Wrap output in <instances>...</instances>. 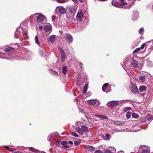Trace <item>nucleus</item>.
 <instances>
[{
	"label": "nucleus",
	"instance_id": "obj_12",
	"mask_svg": "<svg viewBox=\"0 0 153 153\" xmlns=\"http://www.w3.org/2000/svg\"><path fill=\"white\" fill-rule=\"evenodd\" d=\"M151 75L149 74H147L146 73H144L140 76L139 79V82H143L145 81V79L148 76H150Z\"/></svg>",
	"mask_w": 153,
	"mask_h": 153
},
{
	"label": "nucleus",
	"instance_id": "obj_6",
	"mask_svg": "<svg viewBox=\"0 0 153 153\" xmlns=\"http://www.w3.org/2000/svg\"><path fill=\"white\" fill-rule=\"evenodd\" d=\"M122 101L112 100L108 102L107 103V105L108 107L118 106L121 104V102Z\"/></svg>",
	"mask_w": 153,
	"mask_h": 153
},
{
	"label": "nucleus",
	"instance_id": "obj_62",
	"mask_svg": "<svg viewBox=\"0 0 153 153\" xmlns=\"http://www.w3.org/2000/svg\"><path fill=\"white\" fill-rule=\"evenodd\" d=\"M95 116L97 117H98L99 118H100L101 115H96Z\"/></svg>",
	"mask_w": 153,
	"mask_h": 153
},
{
	"label": "nucleus",
	"instance_id": "obj_31",
	"mask_svg": "<svg viewBox=\"0 0 153 153\" xmlns=\"http://www.w3.org/2000/svg\"><path fill=\"white\" fill-rule=\"evenodd\" d=\"M130 85L136 84L134 79L133 78H130Z\"/></svg>",
	"mask_w": 153,
	"mask_h": 153
},
{
	"label": "nucleus",
	"instance_id": "obj_49",
	"mask_svg": "<svg viewBox=\"0 0 153 153\" xmlns=\"http://www.w3.org/2000/svg\"><path fill=\"white\" fill-rule=\"evenodd\" d=\"M62 148L65 149H68L69 148V147L68 146L66 145H64L62 146Z\"/></svg>",
	"mask_w": 153,
	"mask_h": 153
},
{
	"label": "nucleus",
	"instance_id": "obj_29",
	"mask_svg": "<svg viewBox=\"0 0 153 153\" xmlns=\"http://www.w3.org/2000/svg\"><path fill=\"white\" fill-rule=\"evenodd\" d=\"M88 87V84H86L85 86H84V88L83 90V94H84L86 93V91H87Z\"/></svg>",
	"mask_w": 153,
	"mask_h": 153
},
{
	"label": "nucleus",
	"instance_id": "obj_2",
	"mask_svg": "<svg viewBox=\"0 0 153 153\" xmlns=\"http://www.w3.org/2000/svg\"><path fill=\"white\" fill-rule=\"evenodd\" d=\"M75 131L80 134L82 135L84 133L88 131V128L85 126H82L81 128L78 127L76 128Z\"/></svg>",
	"mask_w": 153,
	"mask_h": 153
},
{
	"label": "nucleus",
	"instance_id": "obj_22",
	"mask_svg": "<svg viewBox=\"0 0 153 153\" xmlns=\"http://www.w3.org/2000/svg\"><path fill=\"white\" fill-rule=\"evenodd\" d=\"M129 60V59L127 58H126V59H124L123 61V64L122 63L121 64V65L123 67V68L125 69L124 67H126V65L127 64V62Z\"/></svg>",
	"mask_w": 153,
	"mask_h": 153
},
{
	"label": "nucleus",
	"instance_id": "obj_63",
	"mask_svg": "<svg viewBox=\"0 0 153 153\" xmlns=\"http://www.w3.org/2000/svg\"><path fill=\"white\" fill-rule=\"evenodd\" d=\"M14 153H22L20 151H17V152H15Z\"/></svg>",
	"mask_w": 153,
	"mask_h": 153
},
{
	"label": "nucleus",
	"instance_id": "obj_39",
	"mask_svg": "<svg viewBox=\"0 0 153 153\" xmlns=\"http://www.w3.org/2000/svg\"><path fill=\"white\" fill-rule=\"evenodd\" d=\"M144 30L143 28H140L138 31V33L140 34H143V33Z\"/></svg>",
	"mask_w": 153,
	"mask_h": 153
},
{
	"label": "nucleus",
	"instance_id": "obj_4",
	"mask_svg": "<svg viewBox=\"0 0 153 153\" xmlns=\"http://www.w3.org/2000/svg\"><path fill=\"white\" fill-rule=\"evenodd\" d=\"M141 65L140 63H138L135 60L133 59L132 60L130 65V67L131 68H135L138 69H141Z\"/></svg>",
	"mask_w": 153,
	"mask_h": 153
},
{
	"label": "nucleus",
	"instance_id": "obj_25",
	"mask_svg": "<svg viewBox=\"0 0 153 153\" xmlns=\"http://www.w3.org/2000/svg\"><path fill=\"white\" fill-rule=\"evenodd\" d=\"M109 85V84L108 83H105L102 86V89L103 91L105 92H107L105 91V88H106L108 85Z\"/></svg>",
	"mask_w": 153,
	"mask_h": 153
},
{
	"label": "nucleus",
	"instance_id": "obj_13",
	"mask_svg": "<svg viewBox=\"0 0 153 153\" xmlns=\"http://www.w3.org/2000/svg\"><path fill=\"white\" fill-rule=\"evenodd\" d=\"M147 89V87L144 85H142L140 87L139 90L140 92H143L141 94V95L144 96L146 94V93Z\"/></svg>",
	"mask_w": 153,
	"mask_h": 153
},
{
	"label": "nucleus",
	"instance_id": "obj_53",
	"mask_svg": "<svg viewBox=\"0 0 153 153\" xmlns=\"http://www.w3.org/2000/svg\"><path fill=\"white\" fill-rule=\"evenodd\" d=\"M94 153H102V152L100 150H97Z\"/></svg>",
	"mask_w": 153,
	"mask_h": 153
},
{
	"label": "nucleus",
	"instance_id": "obj_46",
	"mask_svg": "<svg viewBox=\"0 0 153 153\" xmlns=\"http://www.w3.org/2000/svg\"><path fill=\"white\" fill-rule=\"evenodd\" d=\"M102 153H112V152L109 150H106L103 151Z\"/></svg>",
	"mask_w": 153,
	"mask_h": 153
},
{
	"label": "nucleus",
	"instance_id": "obj_17",
	"mask_svg": "<svg viewBox=\"0 0 153 153\" xmlns=\"http://www.w3.org/2000/svg\"><path fill=\"white\" fill-rule=\"evenodd\" d=\"M56 36L54 35H53L51 36L48 37V41L51 43H53L54 42L55 39L56 38Z\"/></svg>",
	"mask_w": 153,
	"mask_h": 153
},
{
	"label": "nucleus",
	"instance_id": "obj_11",
	"mask_svg": "<svg viewBox=\"0 0 153 153\" xmlns=\"http://www.w3.org/2000/svg\"><path fill=\"white\" fill-rule=\"evenodd\" d=\"M129 88L131 91L134 94L137 93L139 92L136 84L130 85Z\"/></svg>",
	"mask_w": 153,
	"mask_h": 153
},
{
	"label": "nucleus",
	"instance_id": "obj_48",
	"mask_svg": "<svg viewBox=\"0 0 153 153\" xmlns=\"http://www.w3.org/2000/svg\"><path fill=\"white\" fill-rule=\"evenodd\" d=\"M72 135L76 137H78V135L75 132H73L72 134Z\"/></svg>",
	"mask_w": 153,
	"mask_h": 153
},
{
	"label": "nucleus",
	"instance_id": "obj_59",
	"mask_svg": "<svg viewBox=\"0 0 153 153\" xmlns=\"http://www.w3.org/2000/svg\"><path fill=\"white\" fill-rule=\"evenodd\" d=\"M150 97L151 99L153 98V92L151 94Z\"/></svg>",
	"mask_w": 153,
	"mask_h": 153
},
{
	"label": "nucleus",
	"instance_id": "obj_55",
	"mask_svg": "<svg viewBox=\"0 0 153 153\" xmlns=\"http://www.w3.org/2000/svg\"><path fill=\"white\" fill-rule=\"evenodd\" d=\"M145 45H146V44L145 43H144V44H143L140 48V49H143Z\"/></svg>",
	"mask_w": 153,
	"mask_h": 153
},
{
	"label": "nucleus",
	"instance_id": "obj_1",
	"mask_svg": "<svg viewBox=\"0 0 153 153\" xmlns=\"http://www.w3.org/2000/svg\"><path fill=\"white\" fill-rule=\"evenodd\" d=\"M22 35L25 36L24 39L25 40L28 38L27 31L25 29H22L20 27L16 29L15 34V38H19L20 39H23L22 38Z\"/></svg>",
	"mask_w": 153,
	"mask_h": 153
},
{
	"label": "nucleus",
	"instance_id": "obj_3",
	"mask_svg": "<svg viewBox=\"0 0 153 153\" xmlns=\"http://www.w3.org/2000/svg\"><path fill=\"white\" fill-rule=\"evenodd\" d=\"M36 15H38V16L36 18L37 22L38 23H42L44 22V20H45V21H46V19L45 16L44 15L40 13H36L34 15H32V16Z\"/></svg>",
	"mask_w": 153,
	"mask_h": 153
},
{
	"label": "nucleus",
	"instance_id": "obj_64",
	"mask_svg": "<svg viewBox=\"0 0 153 153\" xmlns=\"http://www.w3.org/2000/svg\"><path fill=\"white\" fill-rule=\"evenodd\" d=\"M74 100H75V101H76L77 102L78 101H79V100L77 99H75Z\"/></svg>",
	"mask_w": 153,
	"mask_h": 153
},
{
	"label": "nucleus",
	"instance_id": "obj_28",
	"mask_svg": "<svg viewBox=\"0 0 153 153\" xmlns=\"http://www.w3.org/2000/svg\"><path fill=\"white\" fill-rule=\"evenodd\" d=\"M13 48L12 47H9L6 48L4 49V51L7 53H8L12 51H13Z\"/></svg>",
	"mask_w": 153,
	"mask_h": 153
},
{
	"label": "nucleus",
	"instance_id": "obj_51",
	"mask_svg": "<svg viewBox=\"0 0 153 153\" xmlns=\"http://www.w3.org/2000/svg\"><path fill=\"white\" fill-rule=\"evenodd\" d=\"M55 18H56V16H55L53 15V16H52L51 19H52V21H53V22H54V20L55 19Z\"/></svg>",
	"mask_w": 153,
	"mask_h": 153
},
{
	"label": "nucleus",
	"instance_id": "obj_32",
	"mask_svg": "<svg viewBox=\"0 0 153 153\" xmlns=\"http://www.w3.org/2000/svg\"><path fill=\"white\" fill-rule=\"evenodd\" d=\"M82 140H78L74 141V144L75 146L79 145L81 143Z\"/></svg>",
	"mask_w": 153,
	"mask_h": 153
},
{
	"label": "nucleus",
	"instance_id": "obj_42",
	"mask_svg": "<svg viewBox=\"0 0 153 153\" xmlns=\"http://www.w3.org/2000/svg\"><path fill=\"white\" fill-rule=\"evenodd\" d=\"M131 108L130 107H126L123 109V111L124 112H126L128 111L131 110Z\"/></svg>",
	"mask_w": 153,
	"mask_h": 153
},
{
	"label": "nucleus",
	"instance_id": "obj_35",
	"mask_svg": "<svg viewBox=\"0 0 153 153\" xmlns=\"http://www.w3.org/2000/svg\"><path fill=\"white\" fill-rule=\"evenodd\" d=\"M51 72L53 74L54 76H57L58 75V73L56 71H54L52 69L51 70Z\"/></svg>",
	"mask_w": 153,
	"mask_h": 153
},
{
	"label": "nucleus",
	"instance_id": "obj_60",
	"mask_svg": "<svg viewBox=\"0 0 153 153\" xmlns=\"http://www.w3.org/2000/svg\"><path fill=\"white\" fill-rule=\"evenodd\" d=\"M68 143L71 145H73V143L72 141H70L68 142Z\"/></svg>",
	"mask_w": 153,
	"mask_h": 153
},
{
	"label": "nucleus",
	"instance_id": "obj_15",
	"mask_svg": "<svg viewBox=\"0 0 153 153\" xmlns=\"http://www.w3.org/2000/svg\"><path fill=\"white\" fill-rule=\"evenodd\" d=\"M84 149L85 150L89 151H93L94 150V148L91 146L87 145L86 146Z\"/></svg>",
	"mask_w": 153,
	"mask_h": 153
},
{
	"label": "nucleus",
	"instance_id": "obj_8",
	"mask_svg": "<svg viewBox=\"0 0 153 153\" xmlns=\"http://www.w3.org/2000/svg\"><path fill=\"white\" fill-rule=\"evenodd\" d=\"M56 13H60L61 14H64L66 13L65 9L62 6H58L55 9Z\"/></svg>",
	"mask_w": 153,
	"mask_h": 153
},
{
	"label": "nucleus",
	"instance_id": "obj_58",
	"mask_svg": "<svg viewBox=\"0 0 153 153\" xmlns=\"http://www.w3.org/2000/svg\"><path fill=\"white\" fill-rule=\"evenodd\" d=\"M39 29L40 30H43V27L42 26H40L39 27Z\"/></svg>",
	"mask_w": 153,
	"mask_h": 153
},
{
	"label": "nucleus",
	"instance_id": "obj_9",
	"mask_svg": "<svg viewBox=\"0 0 153 153\" xmlns=\"http://www.w3.org/2000/svg\"><path fill=\"white\" fill-rule=\"evenodd\" d=\"M87 101L88 105H94L96 104L97 106H99L100 105V101L96 99L90 100H87Z\"/></svg>",
	"mask_w": 153,
	"mask_h": 153
},
{
	"label": "nucleus",
	"instance_id": "obj_47",
	"mask_svg": "<svg viewBox=\"0 0 153 153\" xmlns=\"http://www.w3.org/2000/svg\"><path fill=\"white\" fill-rule=\"evenodd\" d=\"M100 118L104 119H106L108 118V117L105 115H101Z\"/></svg>",
	"mask_w": 153,
	"mask_h": 153
},
{
	"label": "nucleus",
	"instance_id": "obj_34",
	"mask_svg": "<svg viewBox=\"0 0 153 153\" xmlns=\"http://www.w3.org/2000/svg\"><path fill=\"white\" fill-rule=\"evenodd\" d=\"M35 40L36 43L39 46H40L39 42L38 41V38L37 36H36L35 37Z\"/></svg>",
	"mask_w": 153,
	"mask_h": 153
},
{
	"label": "nucleus",
	"instance_id": "obj_61",
	"mask_svg": "<svg viewBox=\"0 0 153 153\" xmlns=\"http://www.w3.org/2000/svg\"><path fill=\"white\" fill-rule=\"evenodd\" d=\"M118 153H124V152L123 151H120L118 152Z\"/></svg>",
	"mask_w": 153,
	"mask_h": 153
},
{
	"label": "nucleus",
	"instance_id": "obj_24",
	"mask_svg": "<svg viewBox=\"0 0 153 153\" xmlns=\"http://www.w3.org/2000/svg\"><path fill=\"white\" fill-rule=\"evenodd\" d=\"M67 66H64L62 67V73L64 74H66L67 72Z\"/></svg>",
	"mask_w": 153,
	"mask_h": 153
},
{
	"label": "nucleus",
	"instance_id": "obj_36",
	"mask_svg": "<svg viewBox=\"0 0 153 153\" xmlns=\"http://www.w3.org/2000/svg\"><path fill=\"white\" fill-rule=\"evenodd\" d=\"M132 117L134 118H137L138 117L139 115L135 113H134L132 114Z\"/></svg>",
	"mask_w": 153,
	"mask_h": 153
},
{
	"label": "nucleus",
	"instance_id": "obj_44",
	"mask_svg": "<svg viewBox=\"0 0 153 153\" xmlns=\"http://www.w3.org/2000/svg\"><path fill=\"white\" fill-rule=\"evenodd\" d=\"M68 142L67 141H62L61 143V144L62 145H65L67 144V143H68Z\"/></svg>",
	"mask_w": 153,
	"mask_h": 153
},
{
	"label": "nucleus",
	"instance_id": "obj_57",
	"mask_svg": "<svg viewBox=\"0 0 153 153\" xmlns=\"http://www.w3.org/2000/svg\"><path fill=\"white\" fill-rule=\"evenodd\" d=\"M130 4H131V5L129 6L130 7H131V6L133 4H134V1H131V3L130 2Z\"/></svg>",
	"mask_w": 153,
	"mask_h": 153
},
{
	"label": "nucleus",
	"instance_id": "obj_38",
	"mask_svg": "<svg viewBox=\"0 0 153 153\" xmlns=\"http://www.w3.org/2000/svg\"><path fill=\"white\" fill-rule=\"evenodd\" d=\"M131 113L130 111H128L126 113V117L127 118L129 119L131 117Z\"/></svg>",
	"mask_w": 153,
	"mask_h": 153
},
{
	"label": "nucleus",
	"instance_id": "obj_37",
	"mask_svg": "<svg viewBox=\"0 0 153 153\" xmlns=\"http://www.w3.org/2000/svg\"><path fill=\"white\" fill-rule=\"evenodd\" d=\"M126 4V3L125 2H121V3H119V5L120 6L119 7L121 8L122 7L125 5Z\"/></svg>",
	"mask_w": 153,
	"mask_h": 153
},
{
	"label": "nucleus",
	"instance_id": "obj_21",
	"mask_svg": "<svg viewBox=\"0 0 153 153\" xmlns=\"http://www.w3.org/2000/svg\"><path fill=\"white\" fill-rule=\"evenodd\" d=\"M39 53L40 55L42 56H44V55L45 53V49L43 48H42L39 49Z\"/></svg>",
	"mask_w": 153,
	"mask_h": 153
},
{
	"label": "nucleus",
	"instance_id": "obj_50",
	"mask_svg": "<svg viewBox=\"0 0 153 153\" xmlns=\"http://www.w3.org/2000/svg\"><path fill=\"white\" fill-rule=\"evenodd\" d=\"M57 2L59 3H64L65 2V0H57Z\"/></svg>",
	"mask_w": 153,
	"mask_h": 153
},
{
	"label": "nucleus",
	"instance_id": "obj_5",
	"mask_svg": "<svg viewBox=\"0 0 153 153\" xmlns=\"http://www.w3.org/2000/svg\"><path fill=\"white\" fill-rule=\"evenodd\" d=\"M149 148L145 145L141 146L139 147L138 153H149Z\"/></svg>",
	"mask_w": 153,
	"mask_h": 153
},
{
	"label": "nucleus",
	"instance_id": "obj_23",
	"mask_svg": "<svg viewBox=\"0 0 153 153\" xmlns=\"http://www.w3.org/2000/svg\"><path fill=\"white\" fill-rule=\"evenodd\" d=\"M114 123L115 124L119 126L122 125L124 123V122L120 121H114Z\"/></svg>",
	"mask_w": 153,
	"mask_h": 153
},
{
	"label": "nucleus",
	"instance_id": "obj_33",
	"mask_svg": "<svg viewBox=\"0 0 153 153\" xmlns=\"http://www.w3.org/2000/svg\"><path fill=\"white\" fill-rule=\"evenodd\" d=\"M66 58V55L65 54H64L61 55V60L62 62H64Z\"/></svg>",
	"mask_w": 153,
	"mask_h": 153
},
{
	"label": "nucleus",
	"instance_id": "obj_16",
	"mask_svg": "<svg viewBox=\"0 0 153 153\" xmlns=\"http://www.w3.org/2000/svg\"><path fill=\"white\" fill-rule=\"evenodd\" d=\"M83 16V13L82 11L78 12L76 16V19L77 20H80Z\"/></svg>",
	"mask_w": 153,
	"mask_h": 153
},
{
	"label": "nucleus",
	"instance_id": "obj_20",
	"mask_svg": "<svg viewBox=\"0 0 153 153\" xmlns=\"http://www.w3.org/2000/svg\"><path fill=\"white\" fill-rule=\"evenodd\" d=\"M68 9L69 13L72 15L75 13V10L73 7H68Z\"/></svg>",
	"mask_w": 153,
	"mask_h": 153
},
{
	"label": "nucleus",
	"instance_id": "obj_41",
	"mask_svg": "<svg viewBox=\"0 0 153 153\" xmlns=\"http://www.w3.org/2000/svg\"><path fill=\"white\" fill-rule=\"evenodd\" d=\"M55 137L59 136V135L58 133L57 132H54L52 133Z\"/></svg>",
	"mask_w": 153,
	"mask_h": 153
},
{
	"label": "nucleus",
	"instance_id": "obj_10",
	"mask_svg": "<svg viewBox=\"0 0 153 153\" xmlns=\"http://www.w3.org/2000/svg\"><path fill=\"white\" fill-rule=\"evenodd\" d=\"M43 29L46 32H50L48 33H46V35H48L52 30V26L50 24H48V25H45Z\"/></svg>",
	"mask_w": 153,
	"mask_h": 153
},
{
	"label": "nucleus",
	"instance_id": "obj_56",
	"mask_svg": "<svg viewBox=\"0 0 153 153\" xmlns=\"http://www.w3.org/2000/svg\"><path fill=\"white\" fill-rule=\"evenodd\" d=\"M79 111L80 112H81L82 113H84L85 112L84 110H83V109H81V108H79Z\"/></svg>",
	"mask_w": 153,
	"mask_h": 153
},
{
	"label": "nucleus",
	"instance_id": "obj_19",
	"mask_svg": "<svg viewBox=\"0 0 153 153\" xmlns=\"http://www.w3.org/2000/svg\"><path fill=\"white\" fill-rule=\"evenodd\" d=\"M55 137L52 133H51L48 136V140L49 141L55 140Z\"/></svg>",
	"mask_w": 153,
	"mask_h": 153
},
{
	"label": "nucleus",
	"instance_id": "obj_40",
	"mask_svg": "<svg viewBox=\"0 0 153 153\" xmlns=\"http://www.w3.org/2000/svg\"><path fill=\"white\" fill-rule=\"evenodd\" d=\"M4 148H6L9 151H10V152H13V148L10 149L9 147L7 146H4Z\"/></svg>",
	"mask_w": 153,
	"mask_h": 153
},
{
	"label": "nucleus",
	"instance_id": "obj_27",
	"mask_svg": "<svg viewBox=\"0 0 153 153\" xmlns=\"http://www.w3.org/2000/svg\"><path fill=\"white\" fill-rule=\"evenodd\" d=\"M152 116L150 114L147 115L145 117V119L147 121H149L150 120H152Z\"/></svg>",
	"mask_w": 153,
	"mask_h": 153
},
{
	"label": "nucleus",
	"instance_id": "obj_30",
	"mask_svg": "<svg viewBox=\"0 0 153 153\" xmlns=\"http://www.w3.org/2000/svg\"><path fill=\"white\" fill-rule=\"evenodd\" d=\"M112 5L116 7H119L120 6L119 5V3L117 2H114L113 1H112Z\"/></svg>",
	"mask_w": 153,
	"mask_h": 153
},
{
	"label": "nucleus",
	"instance_id": "obj_43",
	"mask_svg": "<svg viewBox=\"0 0 153 153\" xmlns=\"http://www.w3.org/2000/svg\"><path fill=\"white\" fill-rule=\"evenodd\" d=\"M140 50V48H137V49H135L133 52V53H136L139 51Z\"/></svg>",
	"mask_w": 153,
	"mask_h": 153
},
{
	"label": "nucleus",
	"instance_id": "obj_7",
	"mask_svg": "<svg viewBox=\"0 0 153 153\" xmlns=\"http://www.w3.org/2000/svg\"><path fill=\"white\" fill-rule=\"evenodd\" d=\"M62 37L65 38L69 43H71L73 41V38L70 34L65 33L62 35Z\"/></svg>",
	"mask_w": 153,
	"mask_h": 153
},
{
	"label": "nucleus",
	"instance_id": "obj_18",
	"mask_svg": "<svg viewBox=\"0 0 153 153\" xmlns=\"http://www.w3.org/2000/svg\"><path fill=\"white\" fill-rule=\"evenodd\" d=\"M4 58L7 59H8L10 60H13L15 59H17L18 60H22V59L21 57H19V56H16L15 57H14L13 56L7 58L6 57Z\"/></svg>",
	"mask_w": 153,
	"mask_h": 153
},
{
	"label": "nucleus",
	"instance_id": "obj_45",
	"mask_svg": "<svg viewBox=\"0 0 153 153\" xmlns=\"http://www.w3.org/2000/svg\"><path fill=\"white\" fill-rule=\"evenodd\" d=\"M55 141L56 143V144L57 146H60V142L57 140H55Z\"/></svg>",
	"mask_w": 153,
	"mask_h": 153
},
{
	"label": "nucleus",
	"instance_id": "obj_54",
	"mask_svg": "<svg viewBox=\"0 0 153 153\" xmlns=\"http://www.w3.org/2000/svg\"><path fill=\"white\" fill-rule=\"evenodd\" d=\"M60 52L61 53V55L64 54H65L64 51L63 50H61Z\"/></svg>",
	"mask_w": 153,
	"mask_h": 153
},
{
	"label": "nucleus",
	"instance_id": "obj_26",
	"mask_svg": "<svg viewBox=\"0 0 153 153\" xmlns=\"http://www.w3.org/2000/svg\"><path fill=\"white\" fill-rule=\"evenodd\" d=\"M102 137L103 138L106 140H108L110 139V135L108 134H106L105 135V136H104V135H102Z\"/></svg>",
	"mask_w": 153,
	"mask_h": 153
},
{
	"label": "nucleus",
	"instance_id": "obj_52",
	"mask_svg": "<svg viewBox=\"0 0 153 153\" xmlns=\"http://www.w3.org/2000/svg\"><path fill=\"white\" fill-rule=\"evenodd\" d=\"M113 130L115 132H121L123 131V130H120L119 129H113Z\"/></svg>",
	"mask_w": 153,
	"mask_h": 153
},
{
	"label": "nucleus",
	"instance_id": "obj_14",
	"mask_svg": "<svg viewBox=\"0 0 153 153\" xmlns=\"http://www.w3.org/2000/svg\"><path fill=\"white\" fill-rule=\"evenodd\" d=\"M139 17V13L137 10L134 11L133 12L132 19L133 21H136Z\"/></svg>",
	"mask_w": 153,
	"mask_h": 153
}]
</instances>
